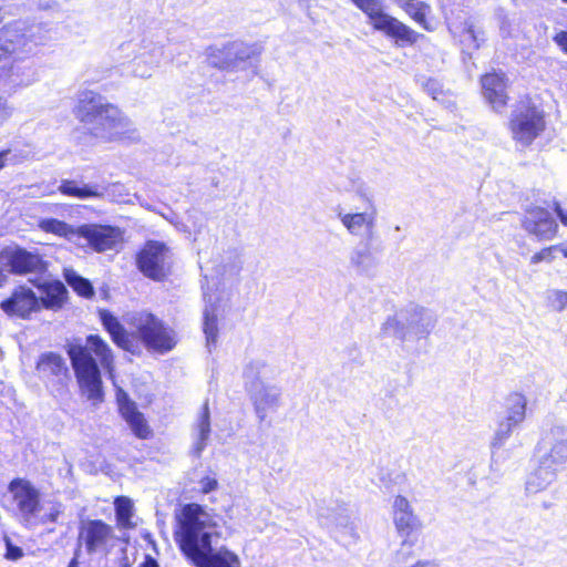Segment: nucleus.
Returning a JSON list of instances; mask_svg holds the SVG:
<instances>
[{
  "instance_id": "obj_17",
  "label": "nucleus",
  "mask_w": 567,
  "mask_h": 567,
  "mask_svg": "<svg viewBox=\"0 0 567 567\" xmlns=\"http://www.w3.org/2000/svg\"><path fill=\"white\" fill-rule=\"evenodd\" d=\"M29 281L39 290L40 296L39 311L43 308L47 310L58 311L66 301L68 289L60 280H49L40 277L29 279Z\"/></svg>"
},
{
  "instance_id": "obj_12",
  "label": "nucleus",
  "mask_w": 567,
  "mask_h": 567,
  "mask_svg": "<svg viewBox=\"0 0 567 567\" xmlns=\"http://www.w3.org/2000/svg\"><path fill=\"white\" fill-rule=\"evenodd\" d=\"M8 491L24 522L29 523L40 512V491L25 478H14Z\"/></svg>"
},
{
  "instance_id": "obj_36",
  "label": "nucleus",
  "mask_w": 567,
  "mask_h": 567,
  "mask_svg": "<svg viewBox=\"0 0 567 567\" xmlns=\"http://www.w3.org/2000/svg\"><path fill=\"white\" fill-rule=\"evenodd\" d=\"M64 279L80 296L90 298L94 295L92 284L87 279L78 275L74 270L66 269L64 271Z\"/></svg>"
},
{
  "instance_id": "obj_13",
  "label": "nucleus",
  "mask_w": 567,
  "mask_h": 567,
  "mask_svg": "<svg viewBox=\"0 0 567 567\" xmlns=\"http://www.w3.org/2000/svg\"><path fill=\"white\" fill-rule=\"evenodd\" d=\"M337 218L348 231L349 235L354 237H364L371 240L374 237L378 209L359 210V208L346 212L342 208L337 210Z\"/></svg>"
},
{
  "instance_id": "obj_6",
  "label": "nucleus",
  "mask_w": 567,
  "mask_h": 567,
  "mask_svg": "<svg viewBox=\"0 0 567 567\" xmlns=\"http://www.w3.org/2000/svg\"><path fill=\"white\" fill-rule=\"evenodd\" d=\"M130 323L148 350L165 353L176 346L175 331L153 313L136 312L131 317Z\"/></svg>"
},
{
  "instance_id": "obj_25",
  "label": "nucleus",
  "mask_w": 567,
  "mask_h": 567,
  "mask_svg": "<svg viewBox=\"0 0 567 567\" xmlns=\"http://www.w3.org/2000/svg\"><path fill=\"white\" fill-rule=\"evenodd\" d=\"M350 266L360 275L373 276L378 258L372 249L371 240L359 243L349 255Z\"/></svg>"
},
{
  "instance_id": "obj_45",
  "label": "nucleus",
  "mask_w": 567,
  "mask_h": 567,
  "mask_svg": "<svg viewBox=\"0 0 567 567\" xmlns=\"http://www.w3.org/2000/svg\"><path fill=\"white\" fill-rule=\"evenodd\" d=\"M199 489L204 494H208L218 487V482L215 477H203L199 482Z\"/></svg>"
},
{
  "instance_id": "obj_11",
  "label": "nucleus",
  "mask_w": 567,
  "mask_h": 567,
  "mask_svg": "<svg viewBox=\"0 0 567 567\" xmlns=\"http://www.w3.org/2000/svg\"><path fill=\"white\" fill-rule=\"evenodd\" d=\"M540 458L558 471L567 463V426L554 424L538 443Z\"/></svg>"
},
{
  "instance_id": "obj_47",
  "label": "nucleus",
  "mask_w": 567,
  "mask_h": 567,
  "mask_svg": "<svg viewBox=\"0 0 567 567\" xmlns=\"http://www.w3.org/2000/svg\"><path fill=\"white\" fill-rule=\"evenodd\" d=\"M12 115V107L6 99L0 97V126Z\"/></svg>"
},
{
  "instance_id": "obj_24",
  "label": "nucleus",
  "mask_w": 567,
  "mask_h": 567,
  "mask_svg": "<svg viewBox=\"0 0 567 567\" xmlns=\"http://www.w3.org/2000/svg\"><path fill=\"white\" fill-rule=\"evenodd\" d=\"M557 474L556 467L539 457L537 466L527 475L526 494L529 496L546 491L556 481Z\"/></svg>"
},
{
  "instance_id": "obj_41",
  "label": "nucleus",
  "mask_w": 567,
  "mask_h": 567,
  "mask_svg": "<svg viewBox=\"0 0 567 567\" xmlns=\"http://www.w3.org/2000/svg\"><path fill=\"white\" fill-rule=\"evenodd\" d=\"M63 511H64V507L61 503H53L52 506L50 507L49 512L41 517V522L43 524L56 523L60 515L63 513Z\"/></svg>"
},
{
  "instance_id": "obj_2",
  "label": "nucleus",
  "mask_w": 567,
  "mask_h": 567,
  "mask_svg": "<svg viewBox=\"0 0 567 567\" xmlns=\"http://www.w3.org/2000/svg\"><path fill=\"white\" fill-rule=\"evenodd\" d=\"M80 392L96 405L104 399L100 365L110 374L114 371V355L107 342L99 334H89L85 342L74 339L65 347Z\"/></svg>"
},
{
  "instance_id": "obj_33",
  "label": "nucleus",
  "mask_w": 567,
  "mask_h": 567,
  "mask_svg": "<svg viewBox=\"0 0 567 567\" xmlns=\"http://www.w3.org/2000/svg\"><path fill=\"white\" fill-rule=\"evenodd\" d=\"M527 399L522 393H511L505 399L504 417L516 424H522L526 416Z\"/></svg>"
},
{
  "instance_id": "obj_7",
  "label": "nucleus",
  "mask_w": 567,
  "mask_h": 567,
  "mask_svg": "<svg viewBox=\"0 0 567 567\" xmlns=\"http://www.w3.org/2000/svg\"><path fill=\"white\" fill-rule=\"evenodd\" d=\"M39 30L35 25L17 20L0 29V53L8 56V65L13 69L12 54H29L40 44L35 37Z\"/></svg>"
},
{
  "instance_id": "obj_37",
  "label": "nucleus",
  "mask_w": 567,
  "mask_h": 567,
  "mask_svg": "<svg viewBox=\"0 0 567 567\" xmlns=\"http://www.w3.org/2000/svg\"><path fill=\"white\" fill-rule=\"evenodd\" d=\"M115 516L117 524L124 528L132 527L133 503L128 497L120 496L115 499Z\"/></svg>"
},
{
  "instance_id": "obj_57",
  "label": "nucleus",
  "mask_w": 567,
  "mask_h": 567,
  "mask_svg": "<svg viewBox=\"0 0 567 567\" xmlns=\"http://www.w3.org/2000/svg\"><path fill=\"white\" fill-rule=\"evenodd\" d=\"M68 567H79V563H78V557L76 555L74 556V558L69 563V566Z\"/></svg>"
},
{
  "instance_id": "obj_62",
  "label": "nucleus",
  "mask_w": 567,
  "mask_h": 567,
  "mask_svg": "<svg viewBox=\"0 0 567 567\" xmlns=\"http://www.w3.org/2000/svg\"><path fill=\"white\" fill-rule=\"evenodd\" d=\"M543 506H544V508H548V507H549V505H548V504H546V503H544V505H543Z\"/></svg>"
},
{
  "instance_id": "obj_3",
  "label": "nucleus",
  "mask_w": 567,
  "mask_h": 567,
  "mask_svg": "<svg viewBox=\"0 0 567 567\" xmlns=\"http://www.w3.org/2000/svg\"><path fill=\"white\" fill-rule=\"evenodd\" d=\"M75 114L96 138H135L136 130L132 128L131 121L115 105L106 103L102 95L93 91H83L79 94Z\"/></svg>"
},
{
  "instance_id": "obj_9",
  "label": "nucleus",
  "mask_w": 567,
  "mask_h": 567,
  "mask_svg": "<svg viewBox=\"0 0 567 567\" xmlns=\"http://www.w3.org/2000/svg\"><path fill=\"white\" fill-rule=\"evenodd\" d=\"M136 265L145 277L161 281L171 269V250L162 241L147 240L136 256Z\"/></svg>"
},
{
  "instance_id": "obj_21",
  "label": "nucleus",
  "mask_w": 567,
  "mask_h": 567,
  "mask_svg": "<svg viewBox=\"0 0 567 567\" xmlns=\"http://www.w3.org/2000/svg\"><path fill=\"white\" fill-rule=\"evenodd\" d=\"M118 411L126 421L134 435L146 440L152 435V430L142 412L137 410L135 402L130 400L126 392L120 389L116 393Z\"/></svg>"
},
{
  "instance_id": "obj_35",
  "label": "nucleus",
  "mask_w": 567,
  "mask_h": 567,
  "mask_svg": "<svg viewBox=\"0 0 567 567\" xmlns=\"http://www.w3.org/2000/svg\"><path fill=\"white\" fill-rule=\"evenodd\" d=\"M262 52V47L259 43H245L241 41H233V54L236 58L237 70L244 68V64L255 58L260 55Z\"/></svg>"
},
{
  "instance_id": "obj_26",
  "label": "nucleus",
  "mask_w": 567,
  "mask_h": 567,
  "mask_svg": "<svg viewBox=\"0 0 567 567\" xmlns=\"http://www.w3.org/2000/svg\"><path fill=\"white\" fill-rule=\"evenodd\" d=\"M37 372L41 379L54 381L68 377L69 368L63 357L55 352L42 353L37 362Z\"/></svg>"
},
{
  "instance_id": "obj_8",
  "label": "nucleus",
  "mask_w": 567,
  "mask_h": 567,
  "mask_svg": "<svg viewBox=\"0 0 567 567\" xmlns=\"http://www.w3.org/2000/svg\"><path fill=\"white\" fill-rule=\"evenodd\" d=\"M509 128L516 143L528 146L545 130L544 112L522 101L512 112Z\"/></svg>"
},
{
  "instance_id": "obj_61",
  "label": "nucleus",
  "mask_w": 567,
  "mask_h": 567,
  "mask_svg": "<svg viewBox=\"0 0 567 567\" xmlns=\"http://www.w3.org/2000/svg\"><path fill=\"white\" fill-rule=\"evenodd\" d=\"M174 41L173 38H171L168 34L166 35V42L169 44Z\"/></svg>"
},
{
  "instance_id": "obj_22",
  "label": "nucleus",
  "mask_w": 567,
  "mask_h": 567,
  "mask_svg": "<svg viewBox=\"0 0 567 567\" xmlns=\"http://www.w3.org/2000/svg\"><path fill=\"white\" fill-rule=\"evenodd\" d=\"M393 523L402 537H409L414 530L421 528L422 524L414 514L409 499L402 495L395 496L393 501Z\"/></svg>"
},
{
  "instance_id": "obj_19",
  "label": "nucleus",
  "mask_w": 567,
  "mask_h": 567,
  "mask_svg": "<svg viewBox=\"0 0 567 567\" xmlns=\"http://www.w3.org/2000/svg\"><path fill=\"white\" fill-rule=\"evenodd\" d=\"M259 422H264L269 413L280 406L281 389L274 384H264L247 390Z\"/></svg>"
},
{
  "instance_id": "obj_58",
  "label": "nucleus",
  "mask_w": 567,
  "mask_h": 567,
  "mask_svg": "<svg viewBox=\"0 0 567 567\" xmlns=\"http://www.w3.org/2000/svg\"><path fill=\"white\" fill-rule=\"evenodd\" d=\"M7 277L3 274V270L0 268V287L6 282Z\"/></svg>"
},
{
  "instance_id": "obj_63",
  "label": "nucleus",
  "mask_w": 567,
  "mask_h": 567,
  "mask_svg": "<svg viewBox=\"0 0 567 567\" xmlns=\"http://www.w3.org/2000/svg\"><path fill=\"white\" fill-rule=\"evenodd\" d=\"M563 1L567 3V0H563Z\"/></svg>"
},
{
  "instance_id": "obj_30",
  "label": "nucleus",
  "mask_w": 567,
  "mask_h": 567,
  "mask_svg": "<svg viewBox=\"0 0 567 567\" xmlns=\"http://www.w3.org/2000/svg\"><path fill=\"white\" fill-rule=\"evenodd\" d=\"M518 426V424L508 421L504 416L498 421L497 427L494 434V437L491 442V468L498 470V454L506 443V441L511 437L513 431Z\"/></svg>"
},
{
  "instance_id": "obj_53",
  "label": "nucleus",
  "mask_w": 567,
  "mask_h": 567,
  "mask_svg": "<svg viewBox=\"0 0 567 567\" xmlns=\"http://www.w3.org/2000/svg\"><path fill=\"white\" fill-rule=\"evenodd\" d=\"M412 567H437V565L432 560H419Z\"/></svg>"
},
{
  "instance_id": "obj_48",
  "label": "nucleus",
  "mask_w": 567,
  "mask_h": 567,
  "mask_svg": "<svg viewBox=\"0 0 567 567\" xmlns=\"http://www.w3.org/2000/svg\"><path fill=\"white\" fill-rule=\"evenodd\" d=\"M554 41L557 45L567 53V31H560L554 37Z\"/></svg>"
},
{
  "instance_id": "obj_15",
  "label": "nucleus",
  "mask_w": 567,
  "mask_h": 567,
  "mask_svg": "<svg viewBox=\"0 0 567 567\" xmlns=\"http://www.w3.org/2000/svg\"><path fill=\"white\" fill-rule=\"evenodd\" d=\"M114 538L112 526L101 519H91L82 524L79 532V545H84L89 555L105 551Z\"/></svg>"
},
{
  "instance_id": "obj_40",
  "label": "nucleus",
  "mask_w": 567,
  "mask_h": 567,
  "mask_svg": "<svg viewBox=\"0 0 567 567\" xmlns=\"http://www.w3.org/2000/svg\"><path fill=\"white\" fill-rule=\"evenodd\" d=\"M354 196L364 205L365 209H378L373 190L365 183H359L354 186Z\"/></svg>"
},
{
  "instance_id": "obj_16",
  "label": "nucleus",
  "mask_w": 567,
  "mask_h": 567,
  "mask_svg": "<svg viewBox=\"0 0 567 567\" xmlns=\"http://www.w3.org/2000/svg\"><path fill=\"white\" fill-rule=\"evenodd\" d=\"M39 298L31 288L18 286L9 298L1 301L0 308L8 316L28 319L39 311Z\"/></svg>"
},
{
  "instance_id": "obj_5",
  "label": "nucleus",
  "mask_w": 567,
  "mask_h": 567,
  "mask_svg": "<svg viewBox=\"0 0 567 567\" xmlns=\"http://www.w3.org/2000/svg\"><path fill=\"white\" fill-rule=\"evenodd\" d=\"M436 324V316L429 309L410 306L382 324V333L404 340L425 338Z\"/></svg>"
},
{
  "instance_id": "obj_43",
  "label": "nucleus",
  "mask_w": 567,
  "mask_h": 567,
  "mask_svg": "<svg viewBox=\"0 0 567 567\" xmlns=\"http://www.w3.org/2000/svg\"><path fill=\"white\" fill-rule=\"evenodd\" d=\"M424 91L431 95L434 100L439 99V95L442 93V85L437 80L427 79L423 83Z\"/></svg>"
},
{
  "instance_id": "obj_4",
  "label": "nucleus",
  "mask_w": 567,
  "mask_h": 567,
  "mask_svg": "<svg viewBox=\"0 0 567 567\" xmlns=\"http://www.w3.org/2000/svg\"><path fill=\"white\" fill-rule=\"evenodd\" d=\"M131 75L150 79L166 59L164 34L161 31L146 30L142 34L125 41L118 47Z\"/></svg>"
},
{
  "instance_id": "obj_60",
  "label": "nucleus",
  "mask_w": 567,
  "mask_h": 567,
  "mask_svg": "<svg viewBox=\"0 0 567 567\" xmlns=\"http://www.w3.org/2000/svg\"><path fill=\"white\" fill-rule=\"evenodd\" d=\"M423 18H424V14H422V13H416L415 14V19H417V20H421Z\"/></svg>"
},
{
  "instance_id": "obj_46",
  "label": "nucleus",
  "mask_w": 567,
  "mask_h": 567,
  "mask_svg": "<svg viewBox=\"0 0 567 567\" xmlns=\"http://www.w3.org/2000/svg\"><path fill=\"white\" fill-rule=\"evenodd\" d=\"M463 41L468 42L474 49L480 48L478 37L473 25H470L465 29L463 33Z\"/></svg>"
},
{
  "instance_id": "obj_56",
  "label": "nucleus",
  "mask_w": 567,
  "mask_h": 567,
  "mask_svg": "<svg viewBox=\"0 0 567 567\" xmlns=\"http://www.w3.org/2000/svg\"><path fill=\"white\" fill-rule=\"evenodd\" d=\"M319 519L322 525L329 526L328 517H326L323 512L319 513Z\"/></svg>"
},
{
  "instance_id": "obj_23",
  "label": "nucleus",
  "mask_w": 567,
  "mask_h": 567,
  "mask_svg": "<svg viewBox=\"0 0 567 567\" xmlns=\"http://www.w3.org/2000/svg\"><path fill=\"white\" fill-rule=\"evenodd\" d=\"M506 78L503 73H487L482 78V89L485 100L494 111L501 112L507 103Z\"/></svg>"
},
{
  "instance_id": "obj_42",
  "label": "nucleus",
  "mask_w": 567,
  "mask_h": 567,
  "mask_svg": "<svg viewBox=\"0 0 567 567\" xmlns=\"http://www.w3.org/2000/svg\"><path fill=\"white\" fill-rule=\"evenodd\" d=\"M6 543V558L9 560H18L23 556V550L21 547L12 544L10 538H4Z\"/></svg>"
},
{
  "instance_id": "obj_32",
  "label": "nucleus",
  "mask_w": 567,
  "mask_h": 567,
  "mask_svg": "<svg viewBox=\"0 0 567 567\" xmlns=\"http://www.w3.org/2000/svg\"><path fill=\"white\" fill-rule=\"evenodd\" d=\"M210 435V414L208 403L205 402L198 420L194 427V446L193 452L196 456H199L207 445V441Z\"/></svg>"
},
{
  "instance_id": "obj_49",
  "label": "nucleus",
  "mask_w": 567,
  "mask_h": 567,
  "mask_svg": "<svg viewBox=\"0 0 567 567\" xmlns=\"http://www.w3.org/2000/svg\"><path fill=\"white\" fill-rule=\"evenodd\" d=\"M12 69L8 65V56L0 53V78L7 75Z\"/></svg>"
},
{
  "instance_id": "obj_34",
  "label": "nucleus",
  "mask_w": 567,
  "mask_h": 567,
  "mask_svg": "<svg viewBox=\"0 0 567 567\" xmlns=\"http://www.w3.org/2000/svg\"><path fill=\"white\" fill-rule=\"evenodd\" d=\"M40 227L47 233H52L79 244L80 226H72L59 219L47 218L40 221Z\"/></svg>"
},
{
  "instance_id": "obj_54",
  "label": "nucleus",
  "mask_w": 567,
  "mask_h": 567,
  "mask_svg": "<svg viewBox=\"0 0 567 567\" xmlns=\"http://www.w3.org/2000/svg\"><path fill=\"white\" fill-rule=\"evenodd\" d=\"M9 153L10 150H3L0 152V169H2L6 166V161Z\"/></svg>"
},
{
  "instance_id": "obj_38",
  "label": "nucleus",
  "mask_w": 567,
  "mask_h": 567,
  "mask_svg": "<svg viewBox=\"0 0 567 567\" xmlns=\"http://www.w3.org/2000/svg\"><path fill=\"white\" fill-rule=\"evenodd\" d=\"M204 333L206 336L207 346L210 347L215 344L217 341V317L215 313V309L205 308L204 311Z\"/></svg>"
},
{
  "instance_id": "obj_39",
  "label": "nucleus",
  "mask_w": 567,
  "mask_h": 567,
  "mask_svg": "<svg viewBox=\"0 0 567 567\" xmlns=\"http://www.w3.org/2000/svg\"><path fill=\"white\" fill-rule=\"evenodd\" d=\"M547 307L556 312L567 309V291L560 289H548L545 293Z\"/></svg>"
},
{
  "instance_id": "obj_31",
  "label": "nucleus",
  "mask_w": 567,
  "mask_h": 567,
  "mask_svg": "<svg viewBox=\"0 0 567 567\" xmlns=\"http://www.w3.org/2000/svg\"><path fill=\"white\" fill-rule=\"evenodd\" d=\"M207 60L210 65L220 70L237 71L236 58L233 54V42L221 47H209L207 49Z\"/></svg>"
},
{
  "instance_id": "obj_55",
  "label": "nucleus",
  "mask_w": 567,
  "mask_h": 567,
  "mask_svg": "<svg viewBox=\"0 0 567 567\" xmlns=\"http://www.w3.org/2000/svg\"><path fill=\"white\" fill-rule=\"evenodd\" d=\"M554 248L555 250L560 251L564 255V257L567 258V244L555 245Z\"/></svg>"
},
{
  "instance_id": "obj_29",
  "label": "nucleus",
  "mask_w": 567,
  "mask_h": 567,
  "mask_svg": "<svg viewBox=\"0 0 567 567\" xmlns=\"http://www.w3.org/2000/svg\"><path fill=\"white\" fill-rule=\"evenodd\" d=\"M61 194L79 199L101 198L103 190L96 184L79 183L73 179H63L59 186Z\"/></svg>"
},
{
  "instance_id": "obj_51",
  "label": "nucleus",
  "mask_w": 567,
  "mask_h": 567,
  "mask_svg": "<svg viewBox=\"0 0 567 567\" xmlns=\"http://www.w3.org/2000/svg\"><path fill=\"white\" fill-rule=\"evenodd\" d=\"M140 567H159V565L156 559L151 556H146L145 560L141 564Z\"/></svg>"
},
{
  "instance_id": "obj_18",
  "label": "nucleus",
  "mask_w": 567,
  "mask_h": 567,
  "mask_svg": "<svg viewBox=\"0 0 567 567\" xmlns=\"http://www.w3.org/2000/svg\"><path fill=\"white\" fill-rule=\"evenodd\" d=\"M4 257L10 271L14 275H39L47 270V264L38 252L21 247L7 250Z\"/></svg>"
},
{
  "instance_id": "obj_59",
  "label": "nucleus",
  "mask_w": 567,
  "mask_h": 567,
  "mask_svg": "<svg viewBox=\"0 0 567 567\" xmlns=\"http://www.w3.org/2000/svg\"><path fill=\"white\" fill-rule=\"evenodd\" d=\"M3 19H4V16H3L2 7H0V23L3 21Z\"/></svg>"
},
{
  "instance_id": "obj_1",
  "label": "nucleus",
  "mask_w": 567,
  "mask_h": 567,
  "mask_svg": "<svg viewBox=\"0 0 567 567\" xmlns=\"http://www.w3.org/2000/svg\"><path fill=\"white\" fill-rule=\"evenodd\" d=\"M175 539L182 553L196 567H238L237 555L225 547L215 549L214 538H219L214 516L202 505L186 504L176 516Z\"/></svg>"
},
{
  "instance_id": "obj_44",
  "label": "nucleus",
  "mask_w": 567,
  "mask_h": 567,
  "mask_svg": "<svg viewBox=\"0 0 567 567\" xmlns=\"http://www.w3.org/2000/svg\"><path fill=\"white\" fill-rule=\"evenodd\" d=\"M554 251H555L554 246L548 247V248H544L540 251L536 252L532 257L530 261H532V264H538V262L544 261V260L550 262L555 258L554 255H553Z\"/></svg>"
},
{
  "instance_id": "obj_28",
  "label": "nucleus",
  "mask_w": 567,
  "mask_h": 567,
  "mask_svg": "<svg viewBox=\"0 0 567 567\" xmlns=\"http://www.w3.org/2000/svg\"><path fill=\"white\" fill-rule=\"evenodd\" d=\"M100 319L104 329L112 337L113 342L125 351H134V342L125 328L120 323L116 317H114L107 310L100 311Z\"/></svg>"
},
{
  "instance_id": "obj_14",
  "label": "nucleus",
  "mask_w": 567,
  "mask_h": 567,
  "mask_svg": "<svg viewBox=\"0 0 567 567\" xmlns=\"http://www.w3.org/2000/svg\"><path fill=\"white\" fill-rule=\"evenodd\" d=\"M122 239L123 234L118 227L99 224L80 225L79 244L85 240L97 252L114 249Z\"/></svg>"
},
{
  "instance_id": "obj_10",
  "label": "nucleus",
  "mask_w": 567,
  "mask_h": 567,
  "mask_svg": "<svg viewBox=\"0 0 567 567\" xmlns=\"http://www.w3.org/2000/svg\"><path fill=\"white\" fill-rule=\"evenodd\" d=\"M352 2L370 18L377 30L403 41L414 40V32L410 28L384 13L380 0H352Z\"/></svg>"
},
{
  "instance_id": "obj_50",
  "label": "nucleus",
  "mask_w": 567,
  "mask_h": 567,
  "mask_svg": "<svg viewBox=\"0 0 567 567\" xmlns=\"http://www.w3.org/2000/svg\"><path fill=\"white\" fill-rule=\"evenodd\" d=\"M554 210H555V213L557 214L558 218L560 219L561 224H563L564 226H567V212H565V210L560 207L559 203L555 202V204H554Z\"/></svg>"
},
{
  "instance_id": "obj_27",
  "label": "nucleus",
  "mask_w": 567,
  "mask_h": 567,
  "mask_svg": "<svg viewBox=\"0 0 567 567\" xmlns=\"http://www.w3.org/2000/svg\"><path fill=\"white\" fill-rule=\"evenodd\" d=\"M274 375L275 369L261 358L251 359L243 371L246 390L267 384Z\"/></svg>"
},
{
  "instance_id": "obj_52",
  "label": "nucleus",
  "mask_w": 567,
  "mask_h": 567,
  "mask_svg": "<svg viewBox=\"0 0 567 567\" xmlns=\"http://www.w3.org/2000/svg\"><path fill=\"white\" fill-rule=\"evenodd\" d=\"M501 34L503 38H506V37H509L511 35V31H509V25L507 24V21L506 20H503L502 21V24H501Z\"/></svg>"
},
{
  "instance_id": "obj_20",
  "label": "nucleus",
  "mask_w": 567,
  "mask_h": 567,
  "mask_svg": "<svg viewBox=\"0 0 567 567\" xmlns=\"http://www.w3.org/2000/svg\"><path fill=\"white\" fill-rule=\"evenodd\" d=\"M523 227L539 240L553 239L558 229V225L550 213L542 207H534L526 212Z\"/></svg>"
}]
</instances>
